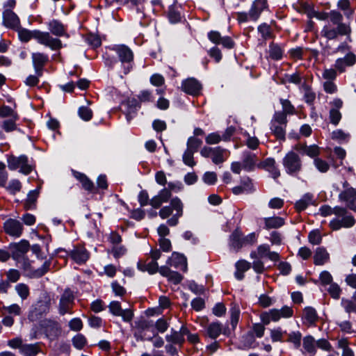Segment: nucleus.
I'll list each match as a JSON object with an SVG mask.
<instances>
[{"mask_svg": "<svg viewBox=\"0 0 356 356\" xmlns=\"http://www.w3.org/2000/svg\"><path fill=\"white\" fill-rule=\"evenodd\" d=\"M295 149L299 151L302 150L305 154L310 157L317 156L320 153L318 147L315 145L310 146L297 145H296Z\"/></svg>", "mask_w": 356, "mask_h": 356, "instance_id": "41", "label": "nucleus"}, {"mask_svg": "<svg viewBox=\"0 0 356 356\" xmlns=\"http://www.w3.org/2000/svg\"><path fill=\"white\" fill-rule=\"evenodd\" d=\"M3 23L6 27L13 29H18L20 24L17 15L13 11L7 10L3 12Z\"/></svg>", "mask_w": 356, "mask_h": 356, "instance_id": "24", "label": "nucleus"}, {"mask_svg": "<svg viewBox=\"0 0 356 356\" xmlns=\"http://www.w3.org/2000/svg\"><path fill=\"white\" fill-rule=\"evenodd\" d=\"M286 342L292 343L296 348H299L301 345L302 334L300 331H293L288 334Z\"/></svg>", "mask_w": 356, "mask_h": 356, "instance_id": "42", "label": "nucleus"}, {"mask_svg": "<svg viewBox=\"0 0 356 356\" xmlns=\"http://www.w3.org/2000/svg\"><path fill=\"white\" fill-rule=\"evenodd\" d=\"M280 102L282 106V111H280V113H284L286 117V115H293L295 113V108L290 101L288 99H280Z\"/></svg>", "mask_w": 356, "mask_h": 356, "instance_id": "49", "label": "nucleus"}, {"mask_svg": "<svg viewBox=\"0 0 356 356\" xmlns=\"http://www.w3.org/2000/svg\"><path fill=\"white\" fill-rule=\"evenodd\" d=\"M15 261L25 271L29 272L33 277H40L44 275L49 270L51 265L50 261H46L41 268L34 270L31 266V261L26 256Z\"/></svg>", "mask_w": 356, "mask_h": 356, "instance_id": "8", "label": "nucleus"}, {"mask_svg": "<svg viewBox=\"0 0 356 356\" xmlns=\"http://www.w3.org/2000/svg\"><path fill=\"white\" fill-rule=\"evenodd\" d=\"M200 154L205 158H211L214 164L218 165L225 162L229 155L227 149L220 147H210L205 146L200 150Z\"/></svg>", "mask_w": 356, "mask_h": 356, "instance_id": "4", "label": "nucleus"}, {"mask_svg": "<svg viewBox=\"0 0 356 356\" xmlns=\"http://www.w3.org/2000/svg\"><path fill=\"white\" fill-rule=\"evenodd\" d=\"M41 352L40 343H25L21 348V354L23 356H36Z\"/></svg>", "mask_w": 356, "mask_h": 356, "instance_id": "32", "label": "nucleus"}, {"mask_svg": "<svg viewBox=\"0 0 356 356\" xmlns=\"http://www.w3.org/2000/svg\"><path fill=\"white\" fill-rule=\"evenodd\" d=\"M266 9H268L267 0H255L249 10L250 19L256 22L261 13Z\"/></svg>", "mask_w": 356, "mask_h": 356, "instance_id": "18", "label": "nucleus"}, {"mask_svg": "<svg viewBox=\"0 0 356 356\" xmlns=\"http://www.w3.org/2000/svg\"><path fill=\"white\" fill-rule=\"evenodd\" d=\"M22 188V184L17 179H12L6 186L7 191L12 194H15L19 192Z\"/></svg>", "mask_w": 356, "mask_h": 356, "instance_id": "59", "label": "nucleus"}, {"mask_svg": "<svg viewBox=\"0 0 356 356\" xmlns=\"http://www.w3.org/2000/svg\"><path fill=\"white\" fill-rule=\"evenodd\" d=\"M159 273L175 284H179L182 280V276L179 273L172 271L168 266H161Z\"/></svg>", "mask_w": 356, "mask_h": 356, "instance_id": "28", "label": "nucleus"}, {"mask_svg": "<svg viewBox=\"0 0 356 356\" xmlns=\"http://www.w3.org/2000/svg\"><path fill=\"white\" fill-rule=\"evenodd\" d=\"M230 314H231V323L232 327L234 328L239 319L240 316V309L238 307L234 305L230 309Z\"/></svg>", "mask_w": 356, "mask_h": 356, "instance_id": "61", "label": "nucleus"}, {"mask_svg": "<svg viewBox=\"0 0 356 356\" xmlns=\"http://www.w3.org/2000/svg\"><path fill=\"white\" fill-rule=\"evenodd\" d=\"M236 270L235 272V277L238 280H241L244 277L243 273L250 269V263L245 260H239L236 263Z\"/></svg>", "mask_w": 356, "mask_h": 356, "instance_id": "38", "label": "nucleus"}, {"mask_svg": "<svg viewBox=\"0 0 356 356\" xmlns=\"http://www.w3.org/2000/svg\"><path fill=\"white\" fill-rule=\"evenodd\" d=\"M312 195L309 193L305 194L302 198L296 202L295 207L298 211L305 210L312 202Z\"/></svg>", "mask_w": 356, "mask_h": 356, "instance_id": "45", "label": "nucleus"}, {"mask_svg": "<svg viewBox=\"0 0 356 356\" xmlns=\"http://www.w3.org/2000/svg\"><path fill=\"white\" fill-rule=\"evenodd\" d=\"M218 177L214 172H206L202 176L203 181L208 185H213L216 183Z\"/></svg>", "mask_w": 356, "mask_h": 356, "instance_id": "56", "label": "nucleus"}, {"mask_svg": "<svg viewBox=\"0 0 356 356\" xmlns=\"http://www.w3.org/2000/svg\"><path fill=\"white\" fill-rule=\"evenodd\" d=\"M166 264L168 266H173L175 268H179L184 271L187 270L186 258L184 254L176 252H173L172 255L168 258Z\"/></svg>", "mask_w": 356, "mask_h": 356, "instance_id": "20", "label": "nucleus"}, {"mask_svg": "<svg viewBox=\"0 0 356 356\" xmlns=\"http://www.w3.org/2000/svg\"><path fill=\"white\" fill-rule=\"evenodd\" d=\"M303 353H307L314 356L316 352V341L311 335L305 336L302 339Z\"/></svg>", "mask_w": 356, "mask_h": 356, "instance_id": "30", "label": "nucleus"}, {"mask_svg": "<svg viewBox=\"0 0 356 356\" xmlns=\"http://www.w3.org/2000/svg\"><path fill=\"white\" fill-rule=\"evenodd\" d=\"M287 118L284 113L275 112L270 122V130L279 140H284Z\"/></svg>", "mask_w": 356, "mask_h": 356, "instance_id": "5", "label": "nucleus"}, {"mask_svg": "<svg viewBox=\"0 0 356 356\" xmlns=\"http://www.w3.org/2000/svg\"><path fill=\"white\" fill-rule=\"evenodd\" d=\"M125 107V113L127 116V121H130L135 115L137 109L138 105L136 101L134 99H129L126 104H124Z\"/></svg>", "mask_w": 356, "mask_h": 356, "instance_id": "40", "label": "nucleus"}, {"mask_svg": "<svg viewBox=\"0 0 356 356\" xmlns=\"http://www.w3.org/2000/svg\"><path fill=\"white\" fill-rule=\"evenodd\" d=\"M170 205L172 209H174L176 211V214L177 216H182L183 215V203L181 202V200L178 197H174L171 200Z\"/></svg>", "mask_w": 356, "mask_h": 356, "instance_id": "53", "label": "nucleus"}, {"mask_svg": "<svg viewBox=\"0 0 356 356\" xmlns=\"http://www.w3.org/2000/svg\"><path fill=\"white\" fill-rule=\"evenodd\" d=\"M328 293L334 299H339L341 292V288L337 283L332 282L327 289Z\"/></svg>", "mask_w": 356, "mask_h": 356, "instance_id": "62", "label": "nucleus"}, {"mask_svg": "<svg viewBox=\"0 0 356 356\" xmlns=\"http://www.w3.org/2000/svg\"><path fill=\"white\" fill-rule=\"evenodd\" d=\"M48 28L50 32L56 36H63L66 35V30L64 25L56 19L50 21L48 24Z\"/></svg>", "mask_w": 356, "mask_h": 356, "instance_id": "34", "label": "nucleus"}, {"mask_svg": "<svg viewBox=\"0 0 356 356\" xmlns=\"http://www.w3.org/2000/svg\"><path fill=\"white\" fill-rule=\"evenodd\" d=\"M0 117L1 118H10L14 120H18L19 115L17 113L13 108L8 106H2L0 107Z\"/></svg>", "mask_w": 356, "mask_h": 356, "instance_id": "47", "label": "nucleus"}, {"mask_svg": "<svg viewBox=\"0 0 356 356\" xmlns=\"http://www.w3.org/2000/svg\"><path fill=\"white\" fill-rule=\"evenodd\" d=\"M303 318L309 325L314 324L318 319V315L315 309L307 307L303 311Z\"/></svg>", "mask_w": 356, "mask_h": 356, "instance_id": "44", "label": "nucleus"}, {"mask_svg": "<svg viewBox=\"0 0 356 356\" xmlns=\"http://www.w3.org/2000/svg\"><path fill=\"white\" fill-rule=\"evenodd\" d=\"M270 251L269 245L266 244L260 245L258 246L256 251H252L250 253V257L252 259H262L267 257Z\"/></svg>", "mask_w": 356, "mask_h": 356, "instance_id": "43", "label": "nucleus"}, {"mask_svg": "<svg viewBox=\"0 0 356 356\" xmlns=\"http://www.w3.org/2000/svg\"><path fill=\"white\" fill-rule=\"evenodd\" d=\"M356 63V56L351 51L348 52L343 58L336 60L335 69L340 73L345 72L347 67H351Z\"/></svg>", "mask_w": 356, "mask_h": 356, "instance_id": "15", "label": "nucleus"}, {"mask_svg": "<svg viewBox=\"0 0 356 356\" xmlns=\"http://www.w3.org/2000/svg\"><path fill=\"white\" fill-rule=\"evenodd\" d=\"M321 215L323 217L334 214L335 216H341L346 212V208L337 206L334 208L328 205H323L319 209Z\"/></svg>", "mask_w": 356, "mask_h": 356, "instance_id": "33", "label": "nucleus"}, {"mask_svg": "<svg viewBox=\"0 0 356 356\" xmlns=\"http://www.w3.org/2000/svg\"><path fill=\"white\" fill-rule=\"evenodd\" d=\"M10 248L12 258L14 260L20 259L29 250V243L26 240H22L19 243L11 244Z\"/></svg>", "mask_w": 356, "mask_h": 356, "instance_id": "16", "label": "nucleus"}, {"mask_svg": "<svg viewBox=\"0 0 356 356\" xmlns=\"http://www.w3.org/2000/svg\"><path fill=\"white\" fill-rule=\"evenodd\" d=\"M18 35L22 42H28L33 38L39 44L47 47L53 51L59 50L63 47L61 40L57 38L52 37L49 32L38 30L30 31L22 29L18 30Z\"/></svg>", "mask_w": 356, "mask_h": 356, "instance_id": "1", "label": "nucleus"}, {"mask_svg": "<svg viewBox=\"0 0 356 356\" xmlns=\"http://www.w3.org/2000/svg\"><path fill=\"white\" fill-rule=\"evenodd\" d=\"M258 32L265 40L273 38V32L270 25L263 23L258 27Z\"/></svg>", "mask_w": 356, "mask_h": 356, "instance_id": "48", "label": "nucleus"}, {"mask_svg": "<svg viewBox=\"0 0 356 356\" xmlns=\"http://www.w3.org/2000/svg\"><path fill=\"white\" fill-rule=\"evenodd\" d=\"M293 314L291 307L284 306L280 309H272L261 314V320L264 325H268L271 321L277 322L282 318H289Z\"/></svg>", "mask_w": 356, "mask_h": 356, "instance_id": "2", "label": "nucleus"}, {"mask_svg": "<svg viewBox=\"0 0 356 356\" xmlns=\"http://www.w3.org/2000/svg\"><path fill=\"white\" fill-rule=\"evenodd\" d=\"M111 50L118 55L124 68V74H127L133 67L134 54L127 46L124 44L114 45Z\"/></svg>", "mask_w": 356, "mask_h": 356, "instance_id": "3", "label": "nucleus"}, {"mask_svg": "<svg viewBox=\"0 0 356 356\" xmlns=\"http://www.w3.org/2000/svg\"><path fill=\"white\" fill-rule=\"evenodd\" d=\"M282 164L286 172L291 175L298 174L302 169V161L298 154L291 151L283 158Z\"/></svg>", "mask_w": 356, "mask_h": 356, "instance_id": "6", "label": "nucleus"}, {"mask_svg": "<svg viewBox=\"0 0 356 356\" xmlns=\"http://www.w3.org/2000/svg\"><path fill=\"white\" fill-rule=\"evenodd\" d=\"M137 266L140 271H147L151 275L155 274L157 272L159 273L160 268L159 267L158 263L152 259L148 263L140 260L138 262Z\"/></svg>", "mask_w": 356, "mask_h": 356, "instance_id": "29", "label": "nucleus"}, {"mask_svg": "<svg viewBox=\"0 0 356 356\" xmlns=\"http://www.w3.org/2000/svg\"><path fill=\"white\" fill-rule=\"evenodd\" d=\"M202 140L195 137H190L187 141V148L188 150H191L193 152H196L198 148L202 145Z\"/></svg>", "mask_w": 356, "mask_h": 356, "instance_id": "52", "label": "nucleus"}, {"mask_svg": "<svg viewBox=\"0 0 356 356\" xmlns=\"http://www.w3.org/2000/svg\"><path fill=\"white\" fill-rule=\"evenodd\" d=\"M222 332L226 334V330L223 329L222 324L213 322L208 325L206 334L211 339H216Z\"/></svg>", "mask_w": 356, "mask_h": 356, "instance_id": "27", "label": "nucleus"}, {"mask_svg": "<svg viewBox=\"0 0 356 356\" xmlns=\"http://www.w3.org/2000/svg\"><path fill=\"white\" fill-rule=\"evenodd\" d=\"M74 295L70 290H65L63 293L59 304V312L61 315L70 312V309L74 303Z\"/></svg>", "mask_w": 356, "mask_h": 356, "instance_id": "17", "label": "nucleus"}, {"mask_svg": "<svg viewBox=\"0 0 356 356\" xmlns=\"http://www.w3.org/2000/svg\"><path fill=\"white\" fill-rule=\"evenodd\" d=\"M337 216L341 217V219L334 218L330 222V227L333 230H339L341 227L349 228L355 225V218L351 214L348 213L346 208L344 214Z\"/></svg>", "mask_w": 356, "mask_h": 356, "instance_id": "11", "label": "nucleus"}, {"mask_svg": "<svg viewBox=\"0 0 356 356\" xmlns=\"http://www.w3.org/2000/svg\"><path fill=\"white\" fill-rule=\"evenodd\" d=\"M264 220L265 228L267 229H277L284 225V218L279 216L265 218Z\"/></svg>", "mask_w": 356, "mask_h": 356, "instance_id": "37", "label": "nucleus"}, {"mask_svg": "<svg viewBox=\"0 0 356 356\" xmlns=\"http://www.w3.org/2000/svg\"><path fill=\"white\" fill-rule=\"evenodd\" d=\"M314 163L321 172H326L330 168L329 164L325 161L319 158L314 159Z\"/></svg>", "mask_w": 356, "mask_h": 356, "instance_id": "64", "label": "nucleus"}, {"mask_svg": "<svg viewBox=\"0 0 356 356\" xmlns=\"http://www.w3.org/2000/svg\"><path fill=\"white\" fill-rule=\"evenodd\" d=\"M351 33V28L348 24H339L337 28H332L330 26H325L322 29L321 34L327 40H335L338 35L349 36Z\"/></svg>", "mask_w": 356, "mask_h": 356, "instance_id": "9", "label": "nucleus"}, {"mask_svg": "<svg viewBox=\"0 0 356 356\" xmlns=\"http://www.w3.org/2000/svg\"><path fill=\"white\" fill-rule=\"evenodd\" d=\"M33 67L38 76H42V67L48 62L47 54L40 52L33 53L31 55Z\"/></svg>", "mask_w": 356, "mask_h": 356, "instance_id": "21", "label": "nucleus"}, {"mask_svg": "<svg viewBox=\"0 0 356 356\" xmlns=\"http://www.w3.org/2000/svg\"><path fill=\"white\" fill-rule=\"evenodd\" d=\"M70 257L76 263L82 264L88 259L89 254L85 248L76 246L70 252Z\"/></svg>", "mask_w": 356, "mask_h": 356, "instance_id": "25", "label": "nucleus"}, {"mask_svg": "<svg viewBox=\"0 0 356 356\" xmlns=\"http://www.w3.org/2000/svg\"><path fill=\"white\" fill-rule=\"evenodd\" d=\"M205 141L209 145H216L222 141L221 135L218 132L211 133L206 136Z\"/></svg>", "mask_w": 356, "mask_h": 356, "instance_id": "60", "label": "nucleus"}, {"mask_svg": "<svg viewBox=\"0 0 356 356\" xmlns=\"http://www.w3.org/2000/svg\"><path fill=\"white\" fill-rule=\"evenodd\" d=\"M282 50L281 47L274 43H271L269 46V55L274 60H279L282 56Z\"/></svg>", "mask_w": 356, "mask_h": 356, "instance_id": "50", "label": "nucleus"}, {"mask_svg": "<svg viewBox=\"0 0 356 356\" xmlns=\"http://www.w3.org/2000/svg\"><path fill=\"white\" fill-rule=\"evenodd\" d=\"M3 230L10 236L19 238L22 235L24 227L19 220L8 218L3 223Z\"/></svg>", "mask_w": 356, "mask_h": 356, "instance_id": "10", "label": "nucleus"}, {"mask_svg": "<svg viewBox=\"0 0 356 356\" xmlns=\"http://www.w3.org/2000/svg\"><path fill=\"white\" fill-rule=\"evenodd\" d=\"M195 152H193L191 150L186 149L183 154V162L190 167H193L196 165L195 161L193 159V154Z\"/></svg>", "mask_w": 356, "mask_h": 356, "instance_id": "55", "label": "nucleus"}, {"mask_svg": "<svg viewBox=\"0 0 356 356\" xmlns=\"http://www.w3.org/2000/svg\"><path fill=\"white\" fill-rule=\"evenodd\" d=\"M108 308L112 314L116 316H121L123 321L126 322L131 321L134 317V313L131 309H122L121 305L118 301H112Z\"/></svg>", "mask_w": 356, "mask_h": 356, "instance_id": "13", "label": "nucleus"}, {"mask_svg": "<svg viewBox=\"0 0 356 356\" xmlns=\"http://www.w3.org/2000/svg\"><path fill=\"white\" fill-rule=\"evenodd\" d=\"M182 90L191 95H197L202 88L201 84L195 79L189 78L183 81Z\"/></svg>", "mask_w": 356, "mask_h": 356, "instance_id": "23", "label": "nucleus"}, {"mask_svg": "<svg viewBox=\"0 0 356 356\" xmlns=\"http://www.w3.org/2000/svg\"><path fill=\"white\" fill-rule=\"evenodd\" d=\"M339 199L345 203L347 208L356 212V190L354 188L343 190L339 194Z\"/></svg>", "mask_w": 356, "mask_h": 356, "instance_id": "12", "label": "nucleus"}, {"mask_svg": "<svg viewBox=\"0 0 356 356\" xmlns=\"http://www.w3.org/2000/svg\"><path fill=\"white\" fill-rule=\"evenodd\" d=\"M329 17L330 18V21L337 26H339V24H345L342 23L341 21L343 19L342 15L336 10H332L329 13Z\"/></svg>", "mask_w": 356, "mask_h": 356, "instance_id": "63", "label": "nucleus"}, {"mask_svg": "<svg viewBox=\"0 0 356 356\" xmlns=\"http://www.w3.org/2000/svg\"><path fill=\"white\" fill-rule=\"evenodd\" d=\"M330 254L323 248H318L314 256V264L322 266L329 261Z\"/></svg>", "mask_w": 356, "mask_h": 356, "instance_id": "35", "label": "nucleus"}, {"mask_svg": "<svg viewBox=\"0 0 356 356\" xmlns=\"http://www.w3.org/2000/svg\"><path fill=\"white\" fill-rule=\"evenodd\" d=\"M245 136L247 137L245 140V145L251 149H256L259 145V140L255 136H250L248 133H246Z\"/></svg>", "mask_w": 356, "mask_h": 356, "instance_id": "58", "label": "nucleus"}, {"mask_svg": "<svg viewBox=\"0 0 356 356\" xmlns=\"http://www.w3.org/2000/svg\"><path fill=\"white\" fill-rule=\"evenodd\" d=\"M243 236L241 232L235 230L230 236V246L238 251L243 246Z\"/></svg>", "mask_w": 356, "mask_h": 356, "instance_id": "39", "label": "nucleus"}, {"mask_svg": "<svg viewBox=\"0 0 356 356\" xmlns=\"http://www.w3.org/2000/svg\"><path fill=\"white\" fill-rule=\"evenodd\" d=\"M72 343L76 348L81 350L85 346L86 339L81 334H76L72 339Z\"/></svg>", "mask_w": 356, "mask_h": 356, "instance_id": "57", "label": "nucleus"}, {"mask_svg": "<svg viewBox=\"0 0 356 356\" xmlns=\"http://www.w3.org/2000/svg\"><path fill=\"white\" fill-rule=\"evenodd\" d=\"M165 339L168 342L175 344H181L184 341V338L181 336L178 331L171 329L170 334L165 336Z\"/></svg>", "mask_w": 356, "mask_h": 356, "instance_id": "46", "label": "nucleus"}, {"mask_svg": "<svg viewBox=\"0 0 356 356\" xmlns=\"http://www.w3.org/2000/svg\"><path fill=\"white\" fill-rule=\"evenodd\" d=\"M15 291L18 296L22 299L26 300L29 296V288L24 283L17 284L15 286Z\"/></svg>", "mask_w": 356, "mask_h": 356, "instance_id": "51", "label": "nucleus"}, {"mask_svg": "<svg viewBox=\"0 0 356 356\" xmlns=\"http://www.w3.org/2000/svg\"><path fill=\"white\" fill-rule=\"evenodd\" d=\"M41 327L46 336L51 340L56 339L60 334V327L56 321L45 319L42 321Z\"/></svg>", "mask_w": 356, "mask_h": 356, "instance_id": "14", "label": "nucleus"}, {"mask_svg": "<svg viewBox=\"0 0 356 356\" xmlns=\"http://www.w3.org/2000/svg\"><path fill=\"white\" fill-rule=\"evenodd\" d=\"M39 188L31 191L24 203V207L26 210H31L35 207V203L39 195Z\"/></svg>", "mask_w": 356, "mask_h": 356, "instance_id": "36", "label": "nucleus"}, {"mask_svg": "<svg viewBox=\"0 0 356 356\" xmlns=\"http://www.w3.org/2000/svg\"><path fill=\"white\" fill-rule=\"evenodd\" d=\"M49 309V300L47 299L39 300L33 306V309L31 312L30 317H38L48 312Z\"/></svg>", "mask_w": 356, "mask_h": 356, "instance_id": "26", "label": "nucleus"}, {"mask_svg": "<svg viewBox=\"0 0 356 356\" xmlns=\"http://www.w3.org/2000/svg\"><path fill=\"white\" fill-rule=\"evenodd\" d=\"M78 114L84 121H89L92 117V110L87 106H81L79 108Z\"/></svg>", "mask_w": 356, "mask_h": 356, "instance_id": "54", "label": "nucleus"}, {"mask_svg": "<svg viewBox=\"0 0 356 356\" xmlns=\"http://www.w3.org/2000/svg\"><path fill=\"white\" fill-rule=\"evenodd\" d=\"M8 168L10 170L19 169V172L24 175H29L33 170L32 166L29 164L28 158L25 155L19 156H10L8 158Z\"/></svg>", "mask_w": 356, "mask_h": 356, "instance_id": "7", "label": "nucleus"}, {"mask_svg": "<svg viewBox=\"0 0 356 356\" xmlns=\"http://www.w3.org/2000/svg\"><path fill=\"white\" fill-rule=\"evenodd\" d=\"M257 161V156L256 154L249 152L243 153V159L242 161L243 169L246 171H251L254 169L256 162Z\"/></svg>", "mask_w": 356, "mask_h": 356, "instance_id": "31", "label": "nucleus"}, {"mask_svg": "<svg viewBox=\"0 0 356 356\" xmlns=\"http://www.w3.org/2000/svg\"><path fill=\"white\" fill-rule=\"evenodd\" d=\"M171 195L172 193L170 191L165 188L161 190L156 195L150 200L149 204L155 209L159 208L162 204L168 202Z\"/></svg>", "mask_w": 356, "mask_h": 356, "instance_id": "22", "label": "nucleus"}, {"mask_svg": "<svg viewBox=\"0 0 356 356\" xmlns=\"http://www.w3.org/2000/svg\"><path fill=\"white\" fill-rule=\"evenodd\" d=\"M209 39L214 44H222L224 47L232 49L234 47L233 40L228 36L222 37L218 31H212L208 33Z\"/></svg>", "mask_w": 356, "mask_h": 356, "instance_id": "19", "label": "nucleus"}]
</instances>
